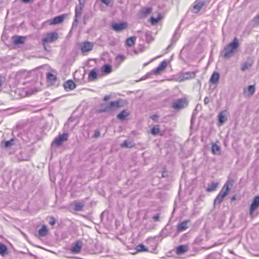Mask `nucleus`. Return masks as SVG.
<instances>
[{
  "label": "nucleus",
  "instance_id": "16",
  "mask_svg": "<svg viewBox=\"0 0 259 259\" xmlns=\"http://www.w3.org/2000/svg\"><path fill=\"white\" fill-rule=\"evenodd\" d=\"M227 111L224 110L221 111L218 115V122L219 125H222L227 120Z\"/></svg>",
  "mask_w": 259,
  "mask_h": 259
},
{
  "label": "nucleus",
  "instance_id": "46",
  "mask_svg": "<svg viewBox=\"0 0 259 259\" xmlns=\"http://www.w3.org/2000/svg\"><path fill=\"white\" fill-rule=\"evenodd\" d=\"M113 0H101V1L106 5L107 6H108L111 1Z\"/></svg>",
  "mask_w": 259,
  "mask_h": 259
},
{
  "label": "nucleus",
  "instance_id": "1",
  "mask_svg": "<svg viewBox=\"0 0 259 259\" xmlns=\"http://www.w3.org/2000/svg\"><path fill=\"white\" fill-rule=\"evenodd\" d=\"M239 45L237 38L234 37L233 41L224 48L222 55L226 59L232 57Z\"/></svg>",
  "mask_w": 259,
  "mask_h": 259
},
{
  "label": "nucleus",
  "instance_id": "51",
  "mask_svg": "<svg viewBox=\"0 0 259 259\" xmlns=\"http://www.w3.org/2000/svg\"><path fill=\"white\" fill-rule=\"evenodd\" d=\"M129 53H130L131 55H134V54H138V52H137V51H136V50H134L133 52H129Z\"/></svg>",
  "mask_w": 259,
  "mask_h": 259
},
{
  "label": "nucleus",
  "instance_id": "23",
  "mask_svg": "<svg viewBox=\"0 0 259 259\" xmlns=\"http://www.w3.org/2000/svg\"><path fill=\"white\" fill-rule=\"evenodd\" d=\"M218 183H211L210 184H208V186L206 188V191L207 192H212L216 190L218 186Z\"/></svg>",
  "mask_w": 259,
  "mask_h": 259
},
{
  "label": "nucleus",
  "instance_id": "24",
  "mask_svg": "<svg viewBox=\"0 0 259 259\" xmlns=\"http://www.w3.org/2000/svg\"><path fill=\"white\" fill-rule=\"evenodd\" d=\"M109 105L111 111H113L120 107V102L118 101L111 102Z\"/></svg>",
  "mask_w": 259,
  "mask_h": 259
},
{
  "label": "nucleus",
  "instance_id": "4",
  "mask_svg": "<svg viewBox=\"0 0 259 259\" xmlns=\"http://www.w3.org/2000/svg\"><path fill=\"white\" fill-rule=\"evenodd\" d=\"M58 37V33L56 32L48 33L42 39V42L44 44L53 42L57 40Z\"/></svg>",
  "mask_w": 259,
  "mask_h": 259
},
{
  "label": "nucleus",
  "instance_id": "9",
  "mask_svg": "<svg viewBox=\"0 0 259 259\" xmlns=\"http://www.w3.org/2000/svg\"><path fill=\"white\" fill-rule=\"evenodd\" d=\"M67 137L68 134L66 133H64L62 135H60L59 137L55 138L52 143V145H55L56 146L61 145L64 141L67 140Z\"/></svg>",
  "mask_w": 259,
  "mask_h": 259
},
{
  "label": "nucleus",
  "instance_id": "30",
  "mask_svg": "<svg viewBox=\"0 0 259 259\" xmlns=\"http://www.w3.org/2000/svg\"><path fill=\"white\" fill-rule=\"evenodd\" d=\"M136 37L132 36L128 38L126 40V45L128 47H132L134 45L135 43Z\"/></svg>",
  "mask_w": 259,
  "mask_h": 259
},
{
  "label": "nucleus",
  "instance_id": "29",
  "mask_svg": "<svg viewBox=\"0 0 259 259\" xmlns=\"http://www.w3.org/2000/svg\"><path fill=\"white\" fill-rule=\"evenodd\" d=\"M38 235L40 236H45L48 233V229L46 226H43L39 230H38Z\"/></svg>",
  "mask_w": 259,
  "mask_h": 259
},
{
  "label": "nucleus",
  "instance_id": "42",
  "mask_svg": "<svg viewBox=\"0 0 259 259\" xmlns=\"http://www.w3.org/2000/svg\"><path fill=\"white\" fill-rule=\"evenodd\" d=\"M152 8H143L142 10V13L143 14L146 15L149 14H150L152 12Z\"/></svg>",
  "mask_w": 259,
  "mask_h": 259
},
{
  "label": "nucleus",
  "instance_id": "49",
  "mask_svg": "<svg viewBox=\"0 0 259 259\" xmlns=\"http://www.w3.org/2000/svg\"><path fill=\"white\" fill-rule=\"evenodd\" d=\"M119 59H121V61H123L125 59V57L123 56L119 55L116 57V59L118 60Z\"/></svg>",
  "mask_w": 259,
  "mask_h": 259
},
{
  "label": "nucleus",
  "instance_id": "21",
  "mask_svg": "<svg viewBox=\"0 0 259 259\" xmlns=\"http://www.w3.org/2000/svg\"><path fill=\"white\" fill-rule=\"evenodd\" d=\"M135 145V144L133 140H125L121 144L122 147L126 148H132L134 147Z\"/></svg>",
  "mask_w": 259,
  "mask_h": 259
},
{
  "label": "nucleus",
  "instance_id": "19",
  "mask_svg": "<svg viewBox=\"0 0 259 259\" xmlns=\"http://www.w3.org/2000/svg\"><path fill=\"white\" fill-rule=\"evenodd\" d=\"M13 42L16 45L22 44L24 42L25 37L23 36H14L13 37Z\"/></svg>",
  "mask_w": 259,
  "mask_h": 259
},
{
  "label": "nucleus",
  "instance_id": "53",
  "mask_svg": "<svg viewBox=\"0 0 259 259\" xmlns=\"http://www.w3.org/2000/svg\"><path fill=\"white\" fill-rule=\"evenodd\" d=\"M151 118H152L153 120H155L157 119V116L156 115H153Z\"/></svg>",
  "mask_w": 259,
  "mask_h": 259
},
{
  "label": "nucleus",
  "instance_id": "2",
  "mask_svg": "<svg viewBox=\"0 0 259 259\" xmlns=\"http://www.w3.org/2000/svg\"><path fill=\"white\" fill-rule=\"evenodd\" d=\"M233 186V183L231 181H227L224 185L222 190L217 196L214 200V205L220 204L222 202L224 198L228 194L230 188Z\"/></svg>",
  "mask_w": 259,
  "mask_h": 259
},
{
  "label": "nucleus",
  "instance_id": "7",
  "mask_svg": "<svg viewBox=\"0 0 259 259\" xmlns=\"http://www.w3.org/2000/svg\"><path fill=\"white\" fill-rule=\"evenodd\" d=\"M83 246V243L81 240H77L70 248V251L72 253H79L81 251Z\"/></svg>",
  "mask_w": 259,
  "mask_h": 259
},
{
  "label": "nucleus",
  "instance_id": "14",
  "mask_svg": "<svg viewBox=\"0 0 259 259\" xmlns=\"http://www.w3.org/2000/svg\"><path fill=\"white\" fill-rule=\"evenodd\" d=\"M205 5V2L204 1H199L198 2H196L193 7L192 11L194 13H197L200 11V10L202 8V7Z\"/></svg>",
  "mask_w": 259,
  "mask_h": 259
},
{
  "label": "nucleus",
  "instance_id": "10",
  "mask_svg": "<svg viewBox=\"0 0 259 259\" xmlns=\"http://www.w3.org/2000/svg\"><path fill=\"white\" fill-rule=\"evenodd\" d=\"M259 206V196H255L249 208V213L250 215H251L254 211Z\"/></svg>",
  "mask_w": 259,
  "mask_h": 259
},
{
  "label": "nucleus",
  "instance_id": "18",
  "mask_svg": "<svg viewBox=\"0 0 259 259\" xmlns=\"http://www.w3.org/2000/svg\"><path fill=\"white\" fill-rule=\"evenodd\" d=\"M220 78V74L218 72H214L212 73L210 78V82L213 84L217 83Z\"/></svg>",
  "mask_w": 259,
  "mask_h": 259
},
{
  "label": "nucleus",
  "instance_id": "52",
  "mask_svg": "<svg viewBox=\"0 0 259 259\" xmlns=\"http://www.w3.org/2000/svg\"><path fill=\"white\" fill-rule=\"evenodd\" d=\"M110 99V96H105L104 98V101H107Z\"/></svg>",
  "mask_w": 259,
  "mask_h": 259
},
{
  "label": "nucleus",
  "instance_id": "11",
  "mask_svg": "<svg viewBox=\"0 0 259 259\" xmlns=\"http://www.w3.org/2000/svg\"><path fill=\"white\" fill-rule=\"evenodd\" d=\"M83 8L82 6H76L75 10V19L72 24L73 26H76L77 25V18L81 16Z\"/></svg>",
  "mask_w": 259,
  "mask_h": 259
},
{
  "label": "nucleus",
  "instance_id": "38",
  "mask_svg": "<svg viewBox=\"0 0 259 259\" xmlns=\"http://www.w3.org/2000/svg\"><path fill=\"white\" fill-rule=\"evenodd\" d=\"M7 252V248L5 244L0 243V254L4 255Z\"/></svg>",
  "mask_w": 259,
  "mask_h": 259
},
{
  "label": "nucleus",
  "instance_id": "41",
  "mask_svg": "<svg viewBox=\"0 0 259 259\" xmlns=\"http://www.w3.org/2000/svg\"><path fill=\"white\" fill-rule=\"evenodd\" d=\"M255 89L254 85H250L247 88L248 93L249 95H252L255 92Z\"/></svg>",
  "mask_w": 259,
  "mask_h": 259
},
{
  "label": "nucleus",
  "instance_id": "45",
  "mask_svg": "<svg viewBox=\"0 0 259 259\" xmlns=\"http://www.w3.org/2000/svg\"><path fill=\"white\" fill-rule=\"evenodd\" d=\"M56 223V220L53 218V217H51L50 218V220L49 221V224L52 225V226H53L54 225H55Z\"/></svg>",
  "mask_w": 259,
  "mask_h": 259
},
{
  "label": "nucleus",
  "instance_id": "26",
  "mask_svg": "<svg viewBox=\"0 0 259 259\" xmlns=\"http://www.w3.org/2000/svg\"><path fill=\"white\" fill-rule=\"evenodd\" d=\"M187 221H184L182 223H180L177 227V230L178 231H183L186 230L187 227Z\"/></svg>",
  "mask_w": 259,
  "mask_h": 259
},
{
  "label": "nucleus",
  "instance_id": "22",
  "mask_svg": "<svg viewBox=\"0 0 259 259\" xmlns=\"http://www.w3.org/2000/svg\"><path fill=\"white\" fill-rule=\"evenodd\" d=\"M15 139L12 138L9 141H4L2 143L3 146L6 148H10L14 145Z\"/></svg>",
  "mask_w": 259,
  "mask_h": 259
},
{
  "label": "nucleus",
  "instance_id": "58",
  "mask_svg": "<svg viewBox=\"0 0 259 259\" xmlns=\"http://www.w3.org/2000/svg\"><path fill=\"white\" fill-rule=\"evenodd\" d=\"M219 245V244H218V243H215V244H214L212 245V246H217V245Z\"/></svg>",
  "mask_w": 259,
  "mask_h": 259
},
{
  "label": "nucleus",
  "instance_id": "12",
  "mask_svg": "<svg viewBox=\"0 0 259 259\" xmlns=\"http://www.w3.org/2000/svg\"><path fill=\"white\" fill-rule=\"evenodd\" d=\"M67 16V14H63L54 17L53 19L49 21L50 25H56L62 23L65 18Z\"/></svg>",
  "mask_w": 259,
  "mask_h": 259
},
{
  "label": "nucleus",
  "instance_id": "56",
  "mask_svg": "<svg viewBox=\"0 0 259 259\" xmlns=\"http://www.w3.org/2000/svg\"><path fill=\"white\" fill-rule=\"evenodd\" d=\"M166 176H167L166 174L164 172H163V173L162 174V177L164 178V177H166Z\"/></svg>",
  "mask_w": 259,
  "mask_h": 259
},
{
  "label": "nucleus",
  "instance_id": "8",
  "mask_svg": "<svg viewBox=\"0 0 259 259\" xmlns=\"http://www.w3.org/2000/svg\"><path fill=\"white\" fill-rule=\"evenodd\" d=\"M196 73L193 71L186 72L182 73L179 77V81H183L184 80L195 78Z\"/></svg>",
  "mask_w": 259,
  "mask_h": 259
},
{
  "label": "nucleus",
  "instance_id": "54",
  "mask_svg": "<svg viewBox=\"0 0 259 259\" xmlns=\"http://www.w3.org/2000/svg\"><path fill=\"white\" fill-rule=\"evenodd\" d=\"M22 1L25 3H28L30 2H31V0H22Z\"/></svg>",
  "mask_w": 259,
  "mask_h": 259
},
{
  "label": "nucleus",
  "instance_id": "35",
  "mask_svg": "<svg viewBox=\"0 0 259 259\" xmlns=\"http://www.w3.org/2000/svg\"><path fill=\"white\" fill-rule=\"evenodd\" d=\"M160 132L159 125H156L152 127L151 129V134L154 136L157 135Z\"/></svg>",
  "mask_w": 259,
  "mask_h": 259
},
{
  "label": "nucleus",
  "instance_id": "48",
  "mask_svg": "<svg viewBox=\"0 0 259 259\" xmlns=\"http://www.w3.org/2000/svg\"><path fill=\"white\" fill-rule=\"evenodd\" d=\"M210 102V99L208 97H206L204 99V103L205 105H207Z\"/></svg>",
  "mask_w": 259,
  "mask_h": 259
},
{
  "label": "nucleus",
  "instance_id": "25",
  "mask_svg": "<svg viewBox=\"0 0 259 259\" xmlns=\"http://www.w3.org/2000/svg\"><path fill=\"white\" fill-rule=\"evenodd\" d=\"M84 203L81 202H75L74 209L76 211L81 210L84 207Z\"/></svg>",
  "mask_w": 259,
  "mask_h": 259
},
{
  "label": "nucleus",
  "instance_id": "44",
  "mask_svg": "<svg viewBox=\"0 0 259 259\" xmlns=\"http://www.w3.org/2000/svg\"><path fill=\"white\" fill-rule=\"evenodd\" d=\"M100 132L98 130H96L95 131V133L92 137L94 138H98L100 136Z\"/></svg>",
  "mask_w": 259,
  "mask_h": 259
},
{
  "label": "nucleus",
  "instance_id": "28",
  "mask_svg": "<svg viewBox=\"0 0 259 259\" xmlns=\"http://www.w3.org/2000/svg\"><path fill=\"white\" fill-rule=\"evenodd\" d=\"M220 147L216 144H213L211 147V151L213 154L217 155L219 153Z\"/></svg>",
  "mask_w": 259,
  "mask_h": 259
},
{
  "label": "nucleus",
  "instance_id": "15",
  "mask_svg": "<svg viewBox=\"0 0 259 259\" xmlns=\"http://www.w3.org/2000/svg\"><path fill=\"white\" fill-rule=\"evenodd\" d=\"M253 62L254 61L252 58H248L242 65L241 68V70L244 71L247 69H249L252 66Z\"/></svg>",
  "mask_w": 259,
  "mask_h": 259
},
{
  "label": "nucleus",
  "instance_id": "5",
  "mask_svg": "<svg viewBox=\"0 0 259 259\" xmlns=\"http://www.w3.org/2000/svg\"><path fill=\"white\" fill-rule=\"evenodd\" d=\"M188 102L185 98L179 99L173 102L172 107L175 109L183 108L187 106Z\"/></svg>",
  "mask_w": 259,
  "mask_h": 259
},
{
  "label": "nucleus",
  "instance_id": "27",
  "mask_svg": "<svg viewBox=\"0 0 259 259\" xmlns=\"http://www.w3.org/2000/svg\"><path fill=\"white\" fill-rule=\"evenodd\" d=\"M97 73L96 70H91L89 74V79L90 80H94L97 78Z\"/></svg>",
  "mask_w": 259,
  "mask_h": 259
},
{
  "label": "nucleus",
  "instance_id": "33",
  "mask_svg": "<svg viewBox=\"0 0 259 259\" xmlns=\"http://www.w3.org/2000/svg\"><path fill=\"white\" fill-rule=\"evenodd\" d=\"M100 112H111L109 104L105 106H102L99 109Z\"/></svg>",
  "mask_w": 259,
  "mask_h": 259
},
{
  "label": "nucleus",
  "instance_id": "37",
  "mask_svg": "<svg viewBox=\"0 0 259 259\" xmlns=\"http://www.w3.org/2000/svg\"><path fill=\"white\" fill-rule=\"evenodd\" d=\"M186 250H187V249H186V246H185L184 245H181L177 247V253L178 254H182V253L185 252V251H186Z\"/></svg>",
  "mask_w": 259,
  "mask_h": 259
},
{
  "label": "nucleus",
  "instance_id": "3",
  "mask_svg": "<svg viewBox=\"0 0 259 259\" xmlns=\"http://www.w3.org/2000/svg\"><path fill=\"white\" fill-rule=\"evenodd\" d=\"M167 63L166 61L164 60V61H162L155 69L153 70L150 73H147L145 75V77L144 79L149 78L150 77V75H151L160 74L166 68V67H167Z\"/></svg>",
  "mask_w": 259,
  "mask_h": 259
},
{
  "label": "nucleus",
  "instance_id": "6",
  "mask_svg": "<svg viewBox=\"0 0 259 259\" xmlns=\"http://www.w3.org/2000/svg\"><path fill=\"white\" fill-rule=\"evenodd\" d=\"M128 24L126 22L121 23H112L111 28L116 32H120L125 29L127 27Z\"/></svg>",
  "mask_w": 259,
  "mask_h": 259
},
{
  "label": "nucleus",
  "instance_id": "36",
  "mask_svg": "<svg viewBox=\"0 0 259 259\" xmlns=\"http://www.w3.org/2000/svg\"><path fill=\"white\" fill-rule=\"evenodd\" d=\"M145 37L146 40L147 42H150L153 39L151 32L150 31H147L145 32Z\"/></svg>",
  "mask_w": 259,
  "mask_h": 259
},
{
  "label": "nucleus",
  "instance_id": "17",
  "mask_svg": "<svg viewBox=\"0 0 259 259\" xmlns=\"http://www.w3.org/2000/svg\"><path fill=\"white\" fill-rule=\"evenodd\" d=\"M64 87L66 91H70L75 89L76 84L72 80H69L64 82Z\"/></svg>",
  "mask_w": 259,
  "mask_h": 259
},
{
  "label": "nucleus",
  "instance_id": "31",
  "mask_svg": "<svg viewBox=\"0 0 259 259\" xmlns=\"http://www.w3.org/2000/svg\"><path fill=\"white\" fill-rule=\"evenodd\" d=\"M136 249L138 252H142V251H148V248L146 247L143 244H140L138 245Z\"/></svg>",
  "mask_w": 259,
  "mask_h": 259
},
{
  "label": "nucleus",
  "instance_id": "47",
  "mask_svg": "<svg viewBox=\"0 0 259 259\" xmlns=\"http://www.w3.org/2000/svg\"><path fill=\"white\" fill-rule=\"evenodd\" d=\"M152 219L153 220L155 221V222H158L159 221V214H157L156 215H154L153 217H152Z\"/></svg>",
  "mask_w": 259,
  "mask_h": 259
},
{
  "label": "nucleus",
  "instance_id": "20",
  "mask_svg": "<svg viewBox=\"0 0 259 259\" xmlns=\"http://www.w3.org/2000/svg\"><path fill=\"white\" fill-rule=\"evenodd\" d=\"M129 115V112L126 110H123L117 115V118L122 121L125 119L126 117Z\"/></svg>",
  "mask_w": 259,
  "mask_h": 259
},
{
  "label": "nucleus",
  "instance_id": "34",
  "mask_svg": "<svg viewBox=\"0 0 259 259\" xmlns=\"http://www.w3.org/2000/svg\"><path fill=\"white\" fill-rule=\"evenodd\" d=\"M161 18L162 17L160 14H159L158 17L157 18L152 17L150 19V22L152 25H155L159 22Z\"/></svg>",
  "mask_w": 259,
  "mask_h": 259
},
{
  "label": "nucleus",
  "instance_id": "55",
  "mask_svg": "<svg viewBox=\"0 0 259 259\" xmlns=\"http://www.w3.org/2000/svg\"><path fill=\"white\" fill-rule=\"evenodd\" d=\"M3 85V79L2 77H0V87Z\"/></svg>",
  "mask_w": 259,
  "mask_h": 259
},
{
  "label": "nucleus",
  "instance_id": "32",
  "mask_svg": "<svg viewBox=\"0 0 259 259\" xmlns=\"http://www.w3.org/2000/svg\"><path fill=\"white\" fill-rule=\"evenodd\" d=\"M102 71L105 73L109 74L112 71V67L108 64L104 65L102 67Z\"/></svg>",
  "mask_w": 259,
  "mask_h": 259
},
{
  "label": "nucleus",
  "instance_id": "57",
  "mask_svg": "<svg viewBox=\"0 0 259 259\" xmlns=\"http://www.w3.org/2000/svg\"><path fill=\"white\" fill-rule=\"evenodd\" d=\"M232 200H235V196H233L232 199H231Z\"/></svg>",
  "mask_w": 259,
  "mask_h": 259
},
{
  "label": "nucleus",
  "instance_id": "40",
  "mask_svg": "<svg viewBox=\"0 0 259 259\" xmlns=\"http://www.w3.org/2000/svg\"><path fill=\"white\" fill-rule=\"evenodd\" d=\"M47 78L51 82L55 81L57 79L56 76L51 73H48L47 74Z\"/></svg>",
  "mask_w": 259,
  "mask_h": 259
},
{
  "label": "nucleus",
  "instance_id": "39",
  "mask_svg": "<svg viewBox=\"0 0 259 259\" xmlns=\"http://www.w3.org/2000/svg\"><path fill=\"white\" fill-rule=\"evenodd\" d=\"M253 27L259 26V15L255 16L252 20Z\"/></svg>",
  "mask_w": 259,
  "mask_h": 259
},
{
  "label": "nucleus",
  "instance_id": "43",
  "mask_svg": "<svg viewBox=\"0 0 259 259\" xmlns=\"http://www.w3.org/2000/svg\"><path fill=\"white\" fill-rule=\"evenodd\" d=\"M218 255V253H213L208 255L206 259H217Z\"/></svg>",
  "mask_w": 259,
  "mask_h": 259
},
{
  "label": "nucleus",
  "instance_id": "50",
  "mask_svg": "<svg viewBox=\"0 0 259 259\" xmlns=\"http://www.w3.org/2000/svg\"><path fill=\"white\" fill-rule=\"evenodd\" d=\"M79 1V4L77 6H82V7H84V3L83 2H82L81 0H78Z\"/></svg>",
  "mask_w": 259,
  "mask_h": 259
},
{
  "label": "nucleus",
  "instance_id": "13",
  "mask_svg": "<svg viewBox=\"0 0 259 259\" xmlns=\"http://www.w3.org/2000/svg\"><path fill=\"white\" fill-rule=\"evenodd\" d=\"M93 48V44L89 41H86L82 44L80 49L82 53L88 52L91 51Z\"/></svg>",
  "mask_w": 259,
  "mask_h": 259
}]
</instances>
